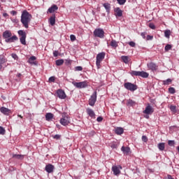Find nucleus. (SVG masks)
<instances>
[{"mask_svg": "<svg viewBox=\"0 0 179 179\" xmlns=\"http://www.w3.org/2000/svg\"><path fill=\"white\" fill-rule=\"evenodd\" d=\"M31 18V14H29L27 10H24V11H22L21 15V22L24 28H29V24L30 23Z\"/></svg>", "mask_w": 179, "mask_h": 179, "instance_id": "obj_1", "label": "nucleus"}, {"mask_svg": "<svg viewBox=\"0 0 179 179\" xmlns=\"http://www.w3.org/2000/svg\"><path fill=\"white\" fill-rule=\"evenodd\" d=\"M3 37L6 39L5 41L6 43H13L18 39L16 36H12V34L10 31L3 32Z\"/></svg>", "mask_w": 179, "mask_h": 179, "instance_id": "obj_2", "label": "nucleus"}, {"mask_svg": "<svg viewBox=\"0 0 179 179\" xmlns=\"http://www.w3.org/2000/svg\"><path fill=\"white\" fill-rule=\"evenodd\" d=\"M131 74L134 76H141L143 78H147L149 76V73L145 72V71H133Z\"/></svg>", "mask_w": 179, "mask_h": 179, "instance_id": "obj_3", "label": "nucleus"}, {"mask_svg": "<svg viewBox=\"0 0 179 179\" xmlns=\"http://www.w3.org/2000/svg\"><path fill=\"white\" fill-rule=\"evenodd\" d=\"M124 87L131 92H134L138 89V87L136 85L132 84L131 83H126L124 84Z\"/></svg>", "mask_w": 179, "mask_h": 179, "instance_id": "obj_4", "label": "nucleus"}, {"mask_svg": "<svg viewBox=\"0 0 179 179\" xmlns=\"http://www.w3.org/2000/svg\"><path fill=\"white\" fill-rule=\"evenodd\" d=\"M18 34L20 36V43L25 45H26V37H27V34L24 31H23L22 30H20L18 31Z\"/></svg>", "mask_w": 179, "mask_h": 179, "instance_id": "obj_5", "label": "nucleus"}, {"mask_svg": "<svg viewBox=\"0 0 179 179\" xmlns=\"http://www.w3.org/2000/svg\"><path fill=\"white\" fill-rule=\"evenodd\" d=\"M97 98V92L95 91L92 95L91 96L90 99H89V105L91 106H94Z\"/></svg>", "mask_w": 179, "mask_h": 179, "instance_id": "obj_6", "label": "nucleus"}, {"mask_svg": "<svg viewBox=\"0 0 179 179\" xmlns=\"http://www.w3.org/2000/svg\"><path fill=\"white\" fill-rule=\"evenodd\" d=\"M72 84L78 89H82V88H85L87 87V81H84V82H80V83H76V82H73Z\"/></svg>", "mask_w": 179, "mask_h": 179, "instance_id": "obj_7", "label": "nucleus"}, {"mask_svg": "<svg viewBox=\"0 0 179 179\" xmlns=\"http://www.w3.org/2000/svg\"><path fill=\"white\" fill-rule=\"evenodd\" d=\"M104 31L101 29H96L94 31V35L95 37L103 38L104 37Z\"/></svg>", "mask_w": 179, "mask_h": 179, "instance_id": "obj_8", "label": "nucleus"}, {"mask_svg": "<svg viewBox=\"0 0 179 179\" xmlns=\"http://www.w3.org/2000/svg\"><path fill=\"white\" fill-rule=\"evenodd\" d=\"M60 123L63 125V126H66L68 125L70 122H69V117L68 116H64L62 115V118L60 120Z\"/></svg>", "mask_w": 179, "mask_h": 179, "instance_id": "obj_9", "label": "nucleus"}, {"mask_svg": "<svg viewBox=\"0 0 179 179\" xmlns=\"http://www.w3.org/2000/svg\"><path fill=\"white\" fill-rule=\"evenodd\" d=\"M153 113L154 109L150 104L148 105V106L145 108V110L143 111V113L146 115H152Z\"/></svg>", "mask_w": 179, "mask_h": 179, "instance_id": "obj_10", "label": "nucleus"}, {"mask_svg": "<svg viewBox=\"0 0 179 179\" xmlns=\"http://www.w3.org/2000/svg\"><path fill=\"white\" fill-rule=\"evenodd\" d=\"M122 167L121 166H113L112 168V170L113 171V173L115 175V176H118L120 174L121 171L120 169H122Z\"/></svg>", "mask_w": 179, "mask_h": 179, "instance_id": "obj_11", "label": "nucleus"}, {"mask_svg": "<svg viewBox=\"0 0 179 179\" xmlns=\"http://www.w3.org/2000/svg\"><path fill=\"white\" fill-rule=\"evenodd\" d=\"M57 96L61 99H64L66 97L65 92L62 90H58L57 92Z\"/></svg>", "mask_w": 179, "mask_h": 179, "instance_id": "obj_12", "label": "nucleus"}, {"mask_svg": "<svg viewBox=\"0 0 179 179\" xmlns=\"http://www.w3.org/2000/svg\"><path fill=\"white\" fill-rule=\"evenodd\" d=\"M148 68L152 71H156L158 69V66L153 62L148 64Z\"/></svg>", "mask_w": 179, "mask_h": 179, "instance_id": "obj_13", "label": "nucleus"}, {"mask_svg": "<svg viewBox=\"0 0 179 179\" xmlns=\"http://www.w3.org/2000/svg\"><path fill=\"white\" fill-rule=\"evenodd\" d=\"M106 53L105 52H101L96 56V62H101L103 59L105 58Z\"/></svg>", "mask_w": 179, "mask_h": 179, "instance_id": "obj_14", "label": "nucleus"}, {"mask_svg": "<svg viewBox=\"0 0 179 179\" xmlns=\"http://www.w3.org/2000/svg\"><path fill=\"white\" fill-rule=\"evenodd\" d=\"M115 15L116 17H122V11L120 8V7H116V8H114Z\"/></svg>", "mask_w": 179, "mask_h": 179, "instance_id": "obj_15", "label": "nucleus"}, {"mask_svg": "<svg viewBox=\"0 0 179 179\" xmlns=\"http://www.w3.org/2000/svg\"><path fill=\"white\" fill-rule=\"evenodd\" d=\"M55 169V166L50 164L46 165L45 166V171L48 173H52L53 172V170Z\"/></svg>", "mask_w": 179, "mask_h": 179, "instance_id": "obj_16", "label": "nucleus"}, {"mask_svg": "<svg viewBox=\"0 0 179 179\" xmlns=\"http://www.w3.org/2000/svg\"><path fill=\"white\" fill-rule=\"evenodd\" d=\"M7 62V59L5 58L3 55H0V71L2 69V65Z\"/></svg>", "mask_w": 179, "mask_h": 179, "instance_id": "obj_17", "label": "nucleus"}, {"mask_svg": "<svg viewBox=\"0 0 179 179\" xmlns=\"http://www.w3.org/2000/svg\"><path fill=\"white\" fill-rule=\"evenodd\" d=\"M57 10H58L57 6H56V4H53V6H52L51 7H50V8H48V12L50 13H53Z\"/></svg>", "mask_w": 179, "mask_h": 179, "instance_id": "obj_18", "label": "nucleus"}, {"mask_svg": "<svg viewBox=\"0 0 179 179\" xmlns=\"http://www.w3.org/2000/svg\"><path fill=\"white\" fill-rule=\"evenodd\" d=\"M0 111H1V113H2L3 114H4L6 115H8L9 113H10V110H9L8 108H6L5 107H1L0 108Z\"/></svg>", "mask_w": 179, "mask_h": 179, "instance_id": "obj_19", "label": "nucleus"}, {"mask_svg": "<svg viewBox=\"0 0 179 179\" xmlns=\"http://www.w3.org/2000/svg\"><path fill=\"white\" fill-rule=\"evenodd\" d=\"M87 113L92 118H95V113L93 111V110H92L91 108H87Z\"/></svg>", "mask_w": 179, "mask_h": 179, "instance_id": "obj_20", "label": "nucleus"}, {"mask_svg": "<svg viewBox=\"0 0 179 179\" xmlns=\"http://www.w3.org/2000/svg\"><path fill=\"white\" fill-rule=\"evenodd\" d=\"M121 150L123 152L124 155H129V153L130 152V148L129 147L122 146Z\"/></svg>", "mask_w": 179, "mask_h": 179, "instance_id": "obj_21", "label": "nucleus"}, {"mask_svg": "<svg viewBox=\"0 0 179 179\" xmlns=\"http://www.w3.org/2000/svg\"><path fill=\"white\" fill-rule=\"evenodd\" d=\"M54 117V115L51 113H48L45 115V120L47 121H50Z\"/></svg>", "mask_w": 179, "mask_h": 179, "instance_id": "obj_22", "label": "nucleus"}, {"mask_svg": "<svg viewBox=\"0 0 179 179\" xmlns=\"http://www.w3.org/2000/svg\"><path fill=\"white\" fill-rule=\"evenodd\" d=\"M136 104V103L131 100V99H129L127 101V106H134Z\"/></svg>", "mask_w": 179, "mask_h": 179, "instance_id": "obj_23", "label": "nucleus"}, {"mask_svg": "<svg viewBox=\"0 0 179 179\" xmlns=\"http://www.w3.org/2000/svg\"><path fill=\"white\" fill-rule=\"evenodd\" d=\"M103 6L106 8V12L110 13V4H109V3H103Z\"/></svg>", "mask_w": 179, "mask_h": 179, "instance_id": "obj_24", "label": "nucleus"}, {"mask_svg": "<svg viewBox=\"0 0 179 179\" xmlns=\"http://www.w3.org/2000/svg\"><path fill=\"white\" fill-rule=\"evenodd\" d=\"M49 22L51 26H54L55 24V15L54 14V15H52V17H50V20H49Z\"/></svg>", "mask_w": 179, "mask_h": 179, "instance_id": "obj_25", "label": "nucleus"}, {"mask_svg": "<svg viewBox=\"0 0 179 179\" xmlns=\"http://www.w3.org/2000/svg\"><path fill=\"white\" fill-rule=\"evenodd\" d=\"M115 134H117V135H121L124 133V129L121 127H117L115 129Z\"/></svg>", "mask_w": 179, "mask_h": 179, "instance_id": "obj_26", "label": "nucleus"}, {"mask_svg": "<svg viewBox=\"0 0 179 179\" xmlns=\"http://www.w3.org/2000/svg\"><path fill=\"white\" fill-rule=\"evenodd\" d=\"M36 59V57H34V56H32V57H31L29 59L28 62H29V64H35Z\"/></svg>", "mask_w": 179, "mask_h": 179, "instance_id": "obj_27", "label": "nucleus"}, {"mask_svg": "<svg viewBox=\"0 0 179 179\" xmlns=\"http://www.w3.org/2000/svg\"><path fill=\"white\" fill-rule=\"evenodd\" d=\"M122 60L125 63V64H128L129 62V57L128 56H122L121 57Z\"/></svg>", "mask_w": 179, "mask_h": 179, "instance_id": "obj_28", "label": "nucleus"}, {"mask_svg": "<svg viewBox=\"0 0 179 179\" xmlns=\"http://www.w3.org/2000/svg\"><path fill=\"white\" fill-rule=\"evenodd\" d=\"M110 46H111L113 48H116L118 46V43H117L115 40H113V41L110 42Z\"/></svg>", "mask_w": 179, "mask_h": 179, "instance_id": "obj_29", "label": "nucleus"}, {"mask_svg": "<svg viewBox=\"0 0 179 179\" xmlns=\"http://www.w3.org/2000/svg\"><path fill=\"white\" fill-rule=\"evenodd\" d=\"M158 148L160 150L163 151L165 149V143H161L158 144Z\"/></svg>", "mask_w": 179, "mask_h": 179, "instance_id": "obj_30", "label": "nucleus"}, {"mask_svg": "<svg viewBox=\"0 0 179 179\" xmlns=\"http://www.w3.org/2000/svg\"><path fill=\"white\" fill-rule=\"evenodd\" d=\"M24 155H13V157L18 159H23Z\"/></svg>", "mask_w": 179, "mask_h": 179, "instance_id": "obj_31", "label": "nucleus"}, {"mask_svg": "<svg viewBox=\"0 0 179 179\" xmlns=\"http://www.w3.org/2000/svg\"><path fill=\"white\" fill-rule=\"evenodd\" d=\"M171 83H172V80L170 79V78L167 79L166 80H164V81H163V84H164V85H170Z\"/></svg>", "mask_w": 179, "mask_h": 179, "instance_id": "obj_32", "label": "nucleus"}, {"mask_svg": "<svg viewBox=\"0 0 179 179\" xmlns=\"http://www.w3.org/2000/svg\"><path fill=\"white\" fill-rule=\"evenodd\" d=\"M63 64H64L63 59H58L56 61V65L58 66H62Z\"/></svg>", "mask_w": 179, "mask_h": 179, "instance_id": "obj_33", "label": "nucleus"}, {"mask_svg": "<svg viewBox=\"0 0 179 179\" xmlns=\"http://www.w3.org/2000/svg\"><path fill=\"white\" fill-rule=\"evenodd\" d=\"M164 34H165V36H166V38H169L171 32L170 30H166V31H165Z\"/></svg>", "mask_w": 179, "mask_h": 179, "instance_id": "obj_34", "label": "nucleus"}, {"mask_svg": "<svg viewBox=\"0 0 179 179\" xmlns=\"http://www.w3.org/2000/svg\"><path fill=\"white\" fill-rule=\"evenodd\" d=\"M6 134V130L2 127H0V135H4Z\"/></svg>", "mask_w": 179, "mask_h": 179, "instance_id": "obj_35", "label": "nucleus"}, {"mask_svg": "<svg viewBox=\"0 0 179 179\" xmlns=\"http://www.w3.org/2000/svg\"><path fill=\"white\" fill-rule=\"evenodd\" d=\"M118 4L120 5H124V3H126L127 0H117Z\"/></svg>", "mask_w": 179, "mask_h": 179, "instance_id": "obj_36", "label": "nucleus"}, {"mask_svg": "<svg viewBox=\"0 0 179 179\" xmlns=\"http://www.w3.org/2000/svg\"><path fill=\"white\" fill-rule=\"evenodd\" d=\"M172 48V46L169 44L166 45V46L165 47V51L166 52H168L170 50H171Z\"/></svg>", "mask_w": 179, "mask_h": 179, "instance_id": "obj_37", "label": "nucleus"}, {"mask_svg": "<svg viewBox=\"0 0 179 179\" xmlns=\"http://www.w3.org/2000/svg\"><path fill=\"white\" fill-rule=\"evenodd\" d=\"M169 92L171 94H173L176 93V90H175L173 87H170V88L169 89Z\"/></svg>", "mask_w": 179, "mask_h": 179, "instance_id": "obj_38", "label": "nucleus"}, {"mask_svg": "<svg viewBox=\"0 0 179 179\" xmlns=\"http://www.w3.org/2000/svg\"><path fill=\"white\" fill-rule=\"evenodd\" d=\"M170 109L173 113L176 112V106H171Z\"/></svg>", "mask_w": 179, "mask_h": 179, "instance_id": "obj_39", "label": "nucleus"}, {"mask_svg": "<svg viewBox=\"0 0 179 179\" xmlns=\"http://www.w3.org/2000/svg\"><path fill=\"white\" fill-rule=\"evenodd\" d=\"M48 81H49V83H55V77H54V76L50 77V78H49Z\"/></svg>", "mask_w": 179, "mask_h": 179, "instance_id": "obj_40", "label": "nucleus"}, {"mask_svg": "<svg viewBox=\"0 0 179 179\" xmlns=\"http://www.w3.org/2000/svg\"><path fill=\"white\" fill-rule=\"evenodd\" d=\"M168 144H169L170 146H174V145H175V141H169Z\"/></svg>", "mask_w": 179, "mask_h": 179, "instance_id": "obj_41", "label": "nucleus"}, {"mask_svg": "<svg viewBox=\"0 0 179 179\" xmlns=\"http://www.w3.org/2000/svg\"><path fill=\"white\" fill-rule=\"evenodd\" d=\"M149 27H150V29H153V30H155V29H156L155 24H152V23H150V24H149Z\"/></svg>", "mask_w": 179, "mask_h": 179, "instance_id": "obj_42", "label": "nucleus"}, {"mask_svg": "<svg viewBox=\"0 0 179 179\" xmlns=\"http://www.w3.org/2000/svg\"><path fill=\"white\" fill-rule=\"evenodd\" d=\"M53 138L56 139V140H59L61 137L60 135L59 134H56L55 136H52Z\"/></svg>", "mask_w": 179, "mask_h": 179, "instance_id": "obj_43", "label": "nucleus"}, {"mask_svg": "<svg viewBox=\"0 0 179 179\" xmlns=\"http://www.w3.org/2000/svg\"><path fill=\"white\" fill-rule=\"evenodd\" d=\"M129 45L132 48H134L136 46V43L133 41L129 42Z\"/></svg>", "mask_w": 179, "mask_h": 179, "instance_id": "obj_44", "label": "nucleus"}, {"mask_svg": "<svg viewBox=\"0 0 179 179\" xmlns=\"http://www.w3.org/2000/svg\"><path fill=\"white\" fill-rule=\"evenodd\" d=\"M70 38L71 41H75L76 40V38L74 35H71Z\"/></svg>", "mask_w": 179, "mask_h": 179, "instance_id": "obj_45", "label": "nucleus"}, {"mask_svg": "<svg viewBox=\"0 0 179 179\" xmlns=\"http://www.w3.org/2000/svg\"><path fill=\"white\" fill-rule=\"evenodd\" d=\"M96 64L97 66V69H100L101 68V62H96Z\"/></svg>", "mask_w": 179, "mask_h": 179, "instance_id": "obj_46", "label": "nucleus"}, {"mask_svg": "<svg viewBox=\"0 0 179 179\" xmlns=\"http://www.w3.org/2000/svg\"><path fill=\"white\" fill-rule=\"evenodd\" d=\"M11 56L15 60H17L18 59V57L15 54H12Z\"/></svg>", "mask_w": 179, "mask_h": 179, "instance_id": "obj_47", "label": "nucleus"}, {"mask_svg": "<svg viewBox=\"0 0 179 179\" xmlns=\"http://www.w3.org/2000/svg\"><path fill=\"white\" fill-rule=\"evenodd\" d=\"M142 140H143L144 142H147V141H148L147 136H143Z\"/></svg>", "mask_w": 179, "mask_h": 179, "instance_id": "obj_48", "label": "nucleus"}, {"mask_svg": "<svg viewBox=\"0 0 179 179\" xmlns=\"http://www.w3.org/2000/svg\"><path fill=\"white\" fill-rule=\"evenodd\" d=\"M110 147L113 149H116L117 148V145L115 143L111 144Z\"/></svg>", "mask_w": 179, "mask_h": 179, "instance_id": "obj_49", "label": "nucleus"}, {"mask_svg": "<svg viewBox=\"0 0 179 179\" xmlns=\"http://www.w3.org/2000/svg\"><path fill=\"white\" fill-rule=\"evenodd\" d=\"M58 55H59V52H58V51H55V52H53V55H54V57H57L58 56Z\"/></svg>", "mask_w": 179, "mask_h": 179, "instance_id": "obj_50", "label": "nucleus"}, {"mask_svg": "<svg viewBox=\"0 0 179 179\" xmlns=\"http://www.w3.org/2000/svg\"><path fill=\"white\" fill-rule=\"evenodd\" d=\"M76 69V71H81L83 70V68L81 66H77Z\"/></svg>", "mask_w": 179, "mask_h": 179, "instance_id": "obj_51", "label": "nucleus"}, {"mask_svg": "<svg viewBox=\"0 0 179 179\" xmlns=\"http://www.w3.org/2000/svg\"><path fill=\"white\" fill-rule=\"evenodd\" d=\"M96 120H97V122H102V120H103V117H99L96 119Z\"/></svg>", "mask_w": 179, "mask_h": 179, "instance_id": "obj_52", "label": "nucleus"}, {"mask_svg": "<svg viewBox=\"0 0 179 179\" xmlns=\"http://www.w3.org/2000/svg\"><path fill=\"white\" fill-rule=\"evenodd\" d=\"M152 38H153V36H150V35H148V37H147L148 41L152 40Z\"/></svg>", "mask_w": 179, "mask_h": 179, "instance_id": "obj_53", "label": "nucleus"}, {"mask_svg": "<svg viewBox=\"0 0 179 179\" xmlns=\"http://www.w3.org/2000/svg\"><path fill=\"white\" fill-rule=\"evenodd\" d=\"M10 14L14 16V15H17V11H15V10L10 11Z\"/></svg>", "mask_w": 179, "mask_h": 179, "instance_id": "obj_54", "label": "nucleus"}, {"mask_svg": "<svg viewBox=\"0 0 179 179\" xmlns=\"http://www.w3.org/2000/svg\"><path fill=\"white\" fill-rule=\"evenodd\" d=\"M166 179H174L171 175H168Z\"/></svg>", "mask_w": 179, "mask_h": 179, "instance_id": "obj_55", "label": "nucleus"}, {"mask_svg": "<svg viewBox=\"0 0 179 179\" xmlns=\"http://www.w3.org/2000/svg\"><path fill=\"white\" fill-rule=\"evenodd\" d=\"M141 36L143 38H145V33H142L141 34Z\"/></svg>", "mask_w": 179, "mask_h": 179, "instance_id": "obj_56", "label": "nucleus"}, {"mask_svg": "<svg viewBox=\"0 0 179 179\" xmlns=\"http://www.w3.org/2000/svg\"><path fill=\"white\" fill-rule=\"evenodd\" d=\"M3 16L5 17H6L8 16V14H7V13H4L3 14Z\"/></svg>", "mask_w": 179, "mask_h": 179, "instance_id": "obj_57", "label": "nucleus"}, {"mask_svg": "<svg viewBox=\"0 0 179 179\" xmlns=\"http://www.w3.org/2000/svg\"><path fill=\"white\" fill-rule=\"evenodd\" d=\"M17 116H18L19 117H20L21 119L23 118V117H22V115H17Z\"/></svg>", "mask_w": 179, "mask_h": 179, "instance_id": "obj_58", "label": "nucleus"}, {"mask_svg": "<svg viewBox=\"0 0 179 179\" xmlns=\"http://www.w3.org/2000/svg\"><path fill=\"white\" fill-rule=\"evenodd\" d=\"M145 118L148 119L150 117H149V115H147L145 116Z\"/></svg>", "mask_w": 179, "mask_h": 179, "instance_id": "obj_59", "label": "nucleus"}, {"mask_svg": "<svg viewBox=\"0 0 179 179\" xmlns=\"http://www.w3.org/2000/svg\"><path fill=\"white\" fill-rule=\"evenodd\" d=\"M21 76H22V75H21L20 73H18V74L17 75V76L19 77V78H20Z\"/></svg>", "mask_w": 179, "mask_h": 179, "instance_id": "obj_60", "label": "nucleus"}, {"mask_svg": "<svg viewBox=\"0 0 179 179\" xmlns=\"http://www.w3.org/2000/svg\"><path fill=\"white\" fill-rule=\"evenodd\" d=\"M67 62H68L69 64H70V61H67Z\"/></svg>", "mask_w": 179, "mask_h": 179, "instance_id": "obj_61", "label": "nucleus"}, {"mask_svg": "<svg viewBox=\"0 0 179 179\" xmlns=\"http://www.w3.org/2000/svg\"><path fill=\"white\" fill-rule=\"evenodd\" d=\"M178 152H179V146H178Z\"/></svg>", "mask_w": 179, "mask_h": 179, "instance_id": "obj_62", "label": "nucleus"}]
</instances>
